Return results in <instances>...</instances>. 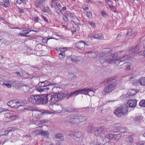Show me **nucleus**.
I'll return each mask as SVG.
<instances>
[{
	"label": "nucleus",
	"instance_id": "nucleus-1",
	"mask_svg": "<svg viewBox=\"0 0 145 145\" xmlns=\"http://www.w3.org/2000/svg\"><path fill=\"white\" fill-rule=\"evenodd\" d=\"M106 54L103 52H101L99 54V59L101 63H102L105 62L110 63L112 64L115 63L116 65H118L120 62H123L120 59H116V54H112L110 56L107 57Z\"/></svg>",
	"mask_w": 145,
	"mask_h": 145
},
{
	"label": "nucleus",
	"instance_id": "nucleus-2",
	"mask_svg": "<svg viewBox=\"0 0 145 145\" xmlns=\"http://www.w3.org/2000/svg\"><path fill=\"white\" fill-rule=\"evenodd\" d=\"M46 98V94L32 95L29 97V101L33 104H46L47 103V101Z\"/></svg>",
	"mask_w": 145,
	"mask_h": 145
},
{
	"label": "nucleus",
	"instance_id": "nucleus-3",
	"mask_svg": "<svg viewBox=\"0 0 145 145\" xmlns=\"http://www.w3.org/2000/svg\"><path fill=\"white\" fill-rule=\"evenodd\" d=\"M105 82L108 84L102 91L103 95H105L108 93H109L113 91L115 88L116 82L115 80L111 78H107L105 80Z\"/></svg>",
	"mask_w": 145,
	"mask_h": 145
},
{
	"label": "nucleus",
	"instance_id": "nucleus-4",
	"mask_svg": "<svg viewBox=\"0 0 145 145\" xmlns=\"http://www.w3.org/2000/svg\"><path fill=\"white\" fill-rule=\"evenodd\" d=\"M85 119L83 116L77 115L69 116L65 118L67 122L71 124H76L84 120Z\"/></svg>",
	"mask_w": 145,
	"mask_h": 145
},
{
	"label": "nucleus",
	"instance_id": "nucleus-5",
	"mask_svg": "<svg viewBox=\"0 0 145 145\" xmlns=\"http://www.w3.org/2000/svg\"><path fill=\"white\" fill-rule=\"evenodd\" d=\"M80 94L88 95L89 96L93 95L95 91L94 89L91 88L83 89H80Z\"/></svg>",
	"mask_w": 145,
	"mask_h": 145
},
{
	"label": "nucleus",
	"instance_id": "nucleus-6",
	"mask_svg": "<svg viewBox=\"0 0 145 145\" xmlns=\"http://www.w3.org/2000/svg\"><path fill=\"white\" fill-rule=\"evenodd\" d=\"M88 44L82 41H80L79 42L75 44V47L79 49H82L85 46H88Z\"/></svg>",
	"mask_w": 145,
	"mask_h": 145
},
{
	"label": "nucleus",
	"instance_id": "nucleus-7",
	"mask_svg": "<svg viewBox=\"0 0 145 145\" xmlns=\"http://www.w3.org/2000/svg\"><path fill=\"white\" fill-rule=\"evenodd\" d=\"M66 94L62 93H59L56 95H54V99L56 101H58L66 96Z\"/></svg>",
	"mask_w": 145,
	"mask_h": 145
},
{
	"label": "nucleus",
	"instance_id": "nucleus-8",
	"mask_svg": "<svg viewBox=\"0 0 145 145\" xmlns=\"http://www.w3.org/2000/svg\"><path fill=\"white\" fill-rule=\"evenodd\" d=\"M121 111V112L124 115L126 114L128 112V107L127 106L125 105H123L120 107Z\"/></svg>",
	"mask_w": 145,
	"mask_h": 145
},
{
	"label": "nucleus",
	"instance_id": "nucleus-9",
	"mask_svg": "<svg viewBox=\"0 0 145 145\" xmlns=\"http://www.w3.org/2000/svg\"><path fill=\"white\" fill-rule=\"evenodd\" d=\"M65 108L61 104H56L55 112H64Z\"/></svg>",
	"mask_w": 145,
	"mask_h": 145
},
{
	"label": "nucleus",
	"instance_id": "nucleus-10",
	"mask_svg": "<svg viewBox=\"0 0 145 145\" xmlns=\"http://www.w3.org/2000/svg\"><path fill=\"white\" fill-rule=\"evenodd\" d=\"M137 103V101L135 99H131L129 100L127 104L130 107L134 108L135 107Z\"/></svg>",
	"mask_w": 145,
	"mask_h": 145
},
{
	"label": "nucleus",
	"instance_id": "nucleus-11",
	"mask_svg": "<svg viewBox=\"0 0 145 145\" xmlns=\"http://www.w3.org/2000/svg\"><path fill=\"white\" fill-rule=\"evenodd\" d=\"M68 15L71 18L72 21L73 22L76 24H78L80 23V20L76 17L73 16L72 14L70 12L68 13Z\"/></svg>",
	"mask_w": 145,
	"mask_h": 145
},
{
	"label": "nucleus",
	"instance_id": "nucleus-12",
	"mask_svg": "<svg viewBox=\"0 0 145 145\" xmlns=\"http://www.w3.org/2000/svg\"><path fill=\"white\" fill-rule=\"evenodd\" d=\"M133 142V138L132 136H129L125 139V143L127 145H130Z\"/></svg>",
	"mask_w": 145,
	"mask_h": 145
},
{
	"label": "nucleus",
	"instance_id": "nucleus-13",
	"mask_svg": "<svg viewBox=\"0 0 145 145\" xmlns=\"http://www.w3.org/2000/svg\"><path fill=\"white\" fill-rule=\"evenodd\" d=\"M4 115L7 118L12 119L11 120H14L15 117L16 116V115H14L13 113L10 112H6L4 114Z\"/></svg>",
	"mask_w": 145,
	"mask_h": 145
},
{
	"label": "nucleus",
	"instance_id": "nucleus-14",
	"mask_svg": "<svg viewBox=\"0 0 145 145\" xmlns=\"http://www.w3.org/2000/svg\"><path fill=\"white\" fill-rule=\"evenodd\" d=\"M48 112L45 111H44L43 110H41L40 111H35L33 112V114L36 115V117L37 118H39V116H40L41 115L45 114H47Z\"/></svg>",
	"mask_w": 145,
	"mask_h": 145
},
{
	"label": "nucleus",
	"instance_id": "nucleus-15",
	"mask_svg": "<svg viewBox=\"0 0 145 145\" xmlns=\"http://www.w3.org/2000/svg\"><path fill=\"white\" fill-rule=\"evenodd\" d=\"M114 113L118 117H120L123 115V114L121 111L120 107H118L116 108L115 110Z\"/></svg>",
	"mask_w": 145,
	"mask_h": 145
},
{
	"label": "nucleus",
	"instance_id": "nucleus-16",
	"mask_svg": "<svg viewBox=\"0 0 145 145\" xmlns=\"http://www.w3.org/2000/svg\"><path fill=\"white\" fill-rule=\"evenodd\" d=\"M46 95V97L47 100V103L48 101H54L55 100L54 99V95H52L50 94Z\"/></svg>",
	"mask_w": 145,
	"mask_h": 145
},
{
	"label": "nucleus",
	"instance_id": "nucleus-17",
	"mask_svg": "<svg viewBox=\"0 0 145 145\" xmlns=\"http://www.w3.org/2000/svg\"><path fill=\"white\" fill-rule=\"evenodd\" d=\"M66 48H61L60 49V50L62 52L59 53V57L60 58H63L65 57V54L64 53V52L66 51Z\"/></svg>",
	"mask_w": 145,
	"mask_h": 145
},
{
	"label": "nucleus",
	"instance_id": "nucleus-18",
	"mask_svg": "<svg viewBox=\"0 0 145 145\" xmlns=\"http://www.w3.org/2000/svg\"><path fill=\"white\" fill-rule=\"evenodd\" d=\"M138 82L141 85L145 86V77L140 78L138 80Z\"/></svg>",
	"mask_w": 145,
	"mask_h": 145
},
{
	"label": "nucleus",
	"instance_id": "nucleus-19",
	"mask_svg": "<svg viewBox=\"0 0 145 145\" xmlns=\"http://www.w3.org/2000/svg\"><path fill=\"white\" fill-rule=\"evenodd\" d=\"M79 94H80V89L76 90L73 92L71 93L68 95L67 96L69 97L72 96L73 97L75 95H77Z\"/></svg>",
	"mask_w": 145,
	"mask_h": 145
},
{
	"label": "nucleus",
	"instance_id": "nucleus-20",
	"mask_svg": "<svg viewBox=\"0 0 145 145\" xmlns=\"http://www.w3.org/2000/svg\"><path fill=\"white\" fill-rule=\"evenodd\" d=\"M119 128L117 129V127L116 129L113 130V132L114 133L119 132L120 133H125V129L124 128V127H118Z\"/></svg>",
	"mask_w": 145,
	"mask_h": 145
},
{
	"label": "nucleus",
	"instance_id": "nucleus-21",
	"mask_svg": "<svg viewBox=\"0 0 145 145\" xmlns=\"http://www.w3.org/2000/svg\"><path fill=\"white\" fill-rule=\"evenodd\" d=\"M16 104V100H14V101H10L8 102L7 104L8 106H10L13 108H15V107H16V106L15 107Z\"/></svg>",
	"mask_w": 145,
	"mask_h": 145
},
{
	"label": "nucleus",
	"instance_id": "nucleus-22",
	"mask_svg": "<svg viewBox=\"0 0 145 145\" xmlns=\"http://www.w3.org/2000/svg\"><path fill=\"white\" fill-rule=\"evenodd\" d=\"M137 92L135 90L133 89H129L128 92L127 94L129 96H132L135 95Z\"/></svg>",
	"mask_w": 145,
	"mask_h": 145
},
{
	"label": "nucleus",
	"instance_id": "nucleus-23",
	"mask_svg": "<svg viewBox=\"0 0 145 145\" xmlns=\"http://www.w3.org/2000/svg\"><path fill=\"white\" fill-rule=\"evenodd\" d=\"M131 58L130 55H126L124 56L122 58H121V61L123 62L125 61L126 60L130 59Z\"/></svg>",
	"mask_w": 145,
	"mask_h": 145
},
{
	"label": "nucleus",
	"instance_id": "nucleus-24",
	"mask_svg": "<svg viewBox=\"0 0 145 145\" xmlns=\"http://www.w3.org/2000/svg\"><path fill=\"white\" fill-rule=\"evenodd\" d=\"M41 9L42 12L49 13L51 11L50 8L47 6H44L42 8H41Z\"/></svg>",
	"mask_w": 145,
	"mask_h": 145
},
{
	"label": "nucleus",
	"instance_id": "nucleus-25",
	"mask_svg": "<svg viewBox=\"0 0 145 145\" xmlns=\"http://www.w3.org/2000/svg\"><path fill=\"white\" fill-rule=\"evenodd\" d=\"M68 77L69 79L71 80L76 78L77 76L74 73H69L68 75Z\"/></svg>",
	"mask_w": 145,
	"mask_h": 145
},
{
	"label": "nucleus",
	"instance_id": "nucleus-26",
	"mask_svg": "<svg viewBox=\"0 0 145 145\" xmlns=\"http://www.w3.org/2000/svg\"><path fill=\"white\" fill-rule=\"evenodd\" d=\"M42 44H37L35 48V50L37 51H41L42 50Z\"/></svg>",
	"mask_w": 145,
	"mask_h": 145
},
{
	"label": "nucleus",
	"instance_id": "nucleus-27",
	"mask_svg": "<svg viewBox=\"0 0 145 145\" xmlns=\"http://www.w3.org/2000/svg\"><path fill=\"white\" fill-rule=\"evenodd\" d=\"M103 129L102 128V127H99L95 132V135L97 136L103 132Z\"/></svg>",
	"mask_w": 145,
	"mask_h": 145
},
{
	"label": "nucleus",
	"instance_id": "nucleus-28",
	"mask_svg": "<svg viewBox=\"0 0 145 145\" xmlns=\"http://www.w3.org/2000/svg\"><path fill=\"white\" fill-rule=\"evenodd\" d=\"M63 135L60 134H58L55 135L54 138V139H63Z\"/></svg>",
	"mask_w": 145,
	"mask_h": 145
},
{
	"label": "nucleus",
	"instance_id": "nucleus-29",
	"mask_svg": "<svg viewBox=\"0 0 145 145\" xmlns=\"http://www.w3.org/2000/svg\"><path fill=\"white\" fill-rule=\"evenodd\" d=\"M103 38V37L102 34H95L94 35V39H102Z\"/></svg>",
	"mask_w": 145,
	"mask_h": 145
},
{
	"label": "nucleus",
	"instance_id": "nucleus-30",
	"mask_svg": "<svg viewBox=\"0 0 145 145\" xmlns=\"http://www.w3.org/2000/svg\"><path fill=\"white\" fill-rule=\"evenodd\" d=\"M56 106V104H51L49 106V108L50 109L52 110V111L55 112Z\"/></svg>",
	"mask_w": 145,
	"mask_h": 145
},
{
	"label": "nucleus",
	"instance_id": "nucleus-31",
	"mask_svg": "<svg viewBox=\"0 0 145 145\" xmlns=\"http://www.w3.org/2000/svg\"><path fill=\"white\" fill-rule=\"evenodd\" d=\"M82 135L81 132H75V138L76 137V138H80L82 136Z\"/></svg>",
	"mask_w": 145,
	"mask_h": 145
},
{
	"label": "nucleus",
	"instance_id": "nucleus-32",
	"mask_svg": "<svg viewBox=\"0 0 145 145\" xmlns=\"http://www.w3.org/2000/svg\"><path fill=\"white\" fill-rule=\"evenodd\" d=\"M40 135L45 137H47L49 135V133L47 131H44L42 130Z\"/></svg>",
	"mask_w": 145,
	"mask_h": 145
},
{
	"label": "nucleus",
	"instance_id": "nucleus-33",
	"mask_svg": "<svg viewBox=\"0 0 145 145\" xmlns=\"http://www.w3.org/2000/svg\"><path fill=\"white\" fill-rule=\"evenodd\" d=\"M91 53L92 54L91 55H90V56H89V57L94 58L97 56L98 52L96 51L95 52L93 51Z\"/></svg>",
	"mask_w": 145,
	"mask_h": 145
},
{
	"label": "nucleus",
	"instance_id": "nucleus-34",
	"mask_svg": "<svg viewBox=\"0 0 145 145\" xmlns=\"http://www.w3.org/2000/svg\"><path fill=\"white\" fill-rule=\"evenodd\" d=\"M143 119L142 117L141 116H136L135 118V121L137 122L140 121Z\"/></svg>",
	"mask_w": 145,
	"mask_h": 145
},
{
	"label": "nucleus",
	"instance_id": "nucleus-35",
	"mask_svg": "<svg viewBox=\"0 0 145 145\" xmlns=\"http://www.w3.org/2000/svg\"><path fill=\"white\" fill-rule=\"evenodd\" d=\"M140 105L142 107H145V100H142L139 103Z\"/></svg>",
	"mask_w": 145,
	"mask_h": 145
},
{
	"label": "nucleus",
	"instance_id": "nucleus-36",
	"mask_svg": "<svg viewBox=\"0 0 145 145\" xmlns=\"http://www.w3.org/2000/svg\"><path fill=\"white\" fill-rule=\"evenodd\" d=\"M132 34V29H129L128 30L127 32V36H128V37H130L131 36Z\"/></svg>",
	"mask_w": 145,
	"mask_h": 145
},
{
	"label": "nucleus",
	"instance_id": "nucleus-37",
	"mask_svg": "<svg viewBox=\"0 0 145 145\" xmlns=\"http://www.w3.org/2000/svg\"><path fill=\"white\" fill-rule=\"evenodd\" d=\"M44 83L45 87L49 86L50 85H53V83L48 81L47 80H45L44 81Z\"/></svg>",
	"mask_w": 145,
	"mask_h": 145
},
{
	"label": "nucleus",
	"instance_id": "nucleus-38",
	"mask_svg": "<svg viewBox=\"0 0 145 145\" xmlns=\"http://www.w3.org/2000/svg\"><path fill=\"white\" fill-rule=\"evenodd\" d=\"M75 132L71 131L70 133L68 135V136H70L72 138H75Z\"/></svg>",
	"mask_w": 145,
	"mask_h": 145
},
{
	"label": "nucleus",
	"instance_id": "nucleus-39",
	"mask_svg": "<svg viewBox=\"0 0 145 145\" xmlns=\"http://www.w3.org/2000/svg\"><path fill=\"white\" fill-rule=\"evenodd\" d=\"M133 48V50H132V53H134L138 51V47L137 46H136L135 47H132Z\"/></svg>",
	"mask_w": 145,
	"mask_h": 145
},
{
	"label": "nucleus",
	"instance_id": "nucleus-40",
	"mask_svg": "<svg viewBox=\"0 0 145 145\" xmlns=\"http://www.w3.org/2000/svg\"><path fill=\"white\" fill-rule=\"evenodd\" d=\"M71 61L73 62H76L79 61L78 59L74 57L73 56H71Z\"/></svg>",
	"mask_w": 145,
	"mask_h": 145
},
{
	"label": "nucleus",
	"instance_id": "nucleus-41",
	"mask_svg": "<svg viewBox=\"0 0 145 145\" xmlns=\"http://www.w3.org/2000/svg\"><path fill=\"white\" fill-rule=\"evenodd\" d=\"M88 23L92 27L95 28L96 27L95 24L93 22H88Z\"/></svg>",
	"mask_w": 145,
	"mask_h": 145
},
{
	"label": "nucleus",
	"instance_id": "nucleus-42",
	"mask_svg": "<svg viewBox=\"0 0 145 145\" xmlns=\"http://www.w3.org/2000/svg\"><path fill=\"white\" fill-rule=\"evenodd\" d=\"M92 52V51L86 52L85 54V56L87 57H90L89 56H90V55H91L92 54L91 53V52Z\"/></svg>",
	"mask_w": 145,
	"mask_h": 145
},
{
	"label": "nucleus",
	"instance_id": "nucleus-43",
	"mask_svg": "<svg viewBox=\"0 0 145 145\" xmlns=\"http://www.w3.org/2000/svg\"><path fill=\"white\" fill-rule=\"evenodd\" d=\"M40 16L43 19V20H44V21L46 22H48V21L47 19V18L45 16H44L42 14H40Z\"/></svg>",
	"mask_w": 145,
	"mask_h": 145
},
{
	"label": "nucleus",
	"instance_id": "nucleus-44",
	"mask_svg": "<svg viewBox=\"0 0 145 145\" xmlns=\"http://www.w3.org/2000/svg\"><path fill=\"white\" fill-rule=\"evenodd\" d=\"M1 4L2 6L5 8H7L8 7V5L7 3H5V1L1 2Z\"/></svg>",
	"mask_w": 145,
	"mask_h": 145
},
{
	"label": "nucleus",
	"instance_id": "nucleus-45",
	"mask_svg": "<svg viewBox=\"0 0 145 145\" xmlns=\"http://www.w3.org/2000/svg\"><path fill=\"white\" fill-rule=\"evenodd\" d=\"M37 90L38 91L40 92H41L44 91V88L42 87H40L37 89Z\"/></svg>",
	"mask_w": 145,
	"mask_h": 145
},
{
	"label": "nucleus",
	"instance_id": "nucleus-46",
	"mask_svg": "<svg viewBox=\"0 0 145 145\" xmlns=\"http://www.w3.org/2000/svg\"><path fill=\"white\" fill-rule=\"evenodd\" d=\"M16 105H15V107L16 106V107H15V108H18L20 107V101H16Z\"/></svg>",
	"mask_w": 145,
	"mask_h": 145
},
{
	"label": "nucleus",
	"instance_id": "nucleus-47",
	"mask_svg": "<svg viewBox=\"0 0 145 145\" xmlns=\"http://www.w3.org/2000/svg\"><path fill=\"white\" fill-rule=\"evenodd\" d=\"M82 109H83V111L84 112H89V109L88 107H86V108H82Z\"/></svg>",
	"mask_w": 145,
	"mask_h": 145
},
{
	"label": "nucleus",
	"instance_id": "nucleus-48",
	"mask_svg": "<svg viewBox=\"0 0 145 145\" xmlns=\"http://www.w3.org/2000/svg\"><path fill=\"white\" fill-rule=\"evenodd\" d=\"M137 145H145V141H142L138 142L137 143Z\"/></svg>",
	"mask_w": 145,
	"mask_h": 145
},
{
	"label": "nucleus",
	"instance_id": "nucleus-49",
	"mask_svg": "<svg viewBox=\"0 0 145 145\" xmlns=\"http://www.w3.org/2000/svg\"><path fill=\"white\" fill-rule=\"evenodd\" d=\"M42 130H36L35 131V133L36 135H41V132Z\"/></svg>",
	"mask_w": 145,
	"mask_h": 145
},
{
	"label": "nucleus",
	"instance_id": "nucleus-50",
	"mask_svg": "<svg viewBox=\"0 0 145 145\" xmlns=\"http://www.w3.org/2000/svg\"><path fill=\"white\" fill-rule=\"evenodd\" d=\"M3 85L6 86L8 88H10L12 86V85L8 83H3Z\"/></svg>",
	"mask_w": 145,
	"mask_h": 145
},
{
	"label": "nucleus",
	"instance_id": "nucleus-51",
	"mask_svg": "<svg viewBox=\"0 0 145 145\" xmlns=\"http://www.w3.org/2000/svg\"><path fill=\"white\" fill-rule=\"evenodd\" d=\"M114 136L115 135H114V134H109L108 135L109 138L110 139H112L114 137Z\"/></svg>",
	"mask_w": 145,
	"mask_h": 145
},
{
	"label": "nucleus",
	"instance_id": "nucleus-52",
	"mask_svg": "<svg viewBox=\"0 0 145 145\" xmlns=\"http://www.w3.org/2000/svg\"><path fill=\"white\" fill-rule=\"evenodd\" d=\"M40 4H41L39 2L38 3L37 2L35 3V5L36 6V7L38 8H41V7Z\"/></svg>",
	"mask_w": 145,
	"mask_h": 145
},
{
	"label": "nucleus",
	"instance_id": "nucleus-53",
	"mask_svg": "<svg viewBox=\"0 0 145 145\" xmlns=\"http://www.w3.org/2000/svg\"><path fill=\"white\" fill-rule=\"evenodd\" d=\"M39 85L41 87H45V85L44 84V81L41 82H40L39 84Z\"/></svg>",
	"mask_w": 145,
	"mask_h": 145
},
{
	"label": "nucleus",
	"instance_id": "nucleus-54",
	"mask_svg": "<svg viewBox=\"0 0 145 145\" xmlns=\"http://www.w3.org/2000/svg\"><path fill=\"white\" fill-rule=\"evenodd\" d=\"M41 4L43 5L46 2L45 0H37Z\"/></svg>",
	"mask_w": 145,
	"mask_h": 145
},
{
	"label": "nucleus",
	"instance_id": "nucleus-55",
	"mask_svg": "<svg viewBox=\"0 0 145 145\" xmlns=\"http://www.w3.org/2000/svg\"><path fill=\"white\" fill-rule=\"evenodd\" d=\"M63 19L65 22H67L68 21V18L67 16L65 15L63 16Z\"/></svg>",
	"mask_w": 145,
	"mask_h": 145
},
{
	"label": "nucleus",
	"instance_id": "nucleus-56",
	"mask_svg": "<svg viewBox=\"0 0 145 145\" xmlns=\"http://www.w3.org/2000/svg\"><path fill=\"white\" fill-rule=\"evenodd\" d=\"M88 38L90 39V40H92L94 39V35H92L91 34H89L88 35Z\"/></svg>",
	"mask_w": 145,
	"mask_h": 145
},
{
	"label": "nucleus",
	"instance_id": "nucleus-57",
	"mask_svg": "<svg viewBox=\"0 0 145 145\" xmlns=\"http://www.w3.org/2000/svg\"><path fill=\"white\" fill-rule=\"evenodd\" d=\"M14 3L16 4L21 5L22 3L20 2H19L18 0H14Z\"/></svg>",
	"mask_w": 145,
	"mask_h": 145
},
{
	"label": "nucleus",
	"instance_id": "nucleus-58",
	"mask_svg": "<svg viewBox=\"0 0 145 145\" xmlns=\"http://www.w3.org/2000/svg\"><path fill=\"white\" fill-rule=\"evenodd\" d=\"M87 16L88 17V18H91L92 16L91 13L90 12H87Z\"/></svg>",
	"mask_w": 145,
	"mask_h": 145
},
{
	"label": "nucleus",
	"instance_id": "nucleus-59",
	"mask_svg": "<svg viewBox=\"0 0 145 145\" xmlns=\"http://www.w3.org/2000/svg\"><path fill=\"white\" fill-rule=\"evenodd\" d=\"M19 35L22 37H28V36L25 35L24 33L21 32L19 34Z\"/></svg>",
	"mask_w": 145,
	"mask_h": 145
},
{
	"label": "nucleus",
	"instance_id": "nucleus-60",
	"mask_svg": "<svg viewBox=\"0 0 145 145\" xmlns=\"http://www.w3.org/2000/svg\"><path fill=\"white\" fill-rule=\"evenodd\" d=\"M56 12L59 14H62L61 10L60 9H58L57 10Z\"/></svg>",
	"mask_w": 145,
	"mask_h": 145
},
{
	"label": "nucleus",
	"instance_id": "nucleus-61",
	"mask_svg": "<svg viewBox=\"0 0 145 145\" xmlns=\"http://www.w3.org/2000/svg\"><path fill=\"white\" fill-rule=\"evenodd\" d=\"M56 6L58 7L59 9L61 8L62 7L61 5L59 3H57L56 4Z\"/></svg>",
	"mask_w": 145,
	"mask_h": 145
},
{
	"label": "nucleus",
	"instance_id": "nucleus-62",
	"mask_svg": "<svg viewBox=\"0 0 145 145\" xmlns=\"http://www.w3.org/2000/svg\"><path fill=\"white\" fill-rule=\"evenodd\" d=\"M56 4L54 2L52 1L50 3V5L52 7H54L55 6Z\"/></svg>",
	"mask_w": 145,
	"mask_h": 145
},
{
	"label": "nucleus",
	"instance_id": "nucleus-63",
	"mask_svg": "<svg viewBox=\"0 0 145 145\" xmlns=\"http://www.w3.org/2000/svg\"><path fill=\"white\" fill-rule=\"evenodd\" d=\"M30 31H27L26 30L22 31L23 32H24V34H25V35L29 33Z\"/></svg>",
	"mask_w": 145,
	"mask_h": 145
},
{
	"label": "nucleus",
	"instance_id": "nucleus-64",
	"mask_svg": "<svg viewBox=\"0 0 145 145\" xmlns=\"http://www.w3.org/2000/svg\"><path fill=\"white\" fill-rule=\"evenodd\" d=\"M76 31V30L74 28H72L71 29V31L73 34H74Z\"/></svg>",
	"mask_w": 145,
	"mask_h": 145
}]
</instances>
